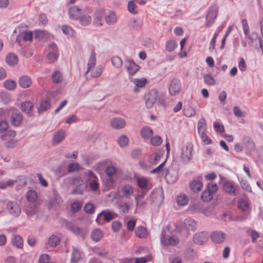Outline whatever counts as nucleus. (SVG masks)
Listing matches in <instances>:
<instances>
[{
  "label": "nucleus",
  "instance_id": "nucleus-13",
  "mask_svg": "<svg viewBox=\"0 0 263 263\" xmlns=\"http://www.w3.org/2000/svg\"><path fill=\"white\" fill-rule=\"evenodd\" d=\"M227 238V234L222 231H217L213 232L211 234L212 240L216 243H221Z\"/></svg>",
  "mask_w": 263,
  "mask_h": 263
},
{
  "label": "nucleus",
  "instance_id": "nucleus-5",
  "mask_svg": "<svg viewBox=\"0 0 263 263\" xmlns=\"http://www.w3.org/2000/svg\"><path fill=\"white\" fill-rule=\"evenodd\" d=\"M158 98V91L156 89H151L144 96L145 105L147 108H151L156 103Z\"/></svg>",
  "mask_w": 263,
  "mask_h": 263
},
{
  "label": "nucleus",
  "instance_id": "nucleus-14",
  "mask_svg": "<svg viewBox=\"0 0 263 263\" xmlns=\"http://www.w3.org/2000/svg\"><path fill=\"white\" fill-rule=\"evenodd\" d=\"M104 15V10L102 8L96 9L93 13V24L95 26L103 25V18Z\"/></svg>",
  "mask_w": 263,
  "mask_h": 263
},
{
  "label": "nucleus",
  "instance_id": "nucleus-54",
  "mask_svg": "<svg viewBox=\"0 0 263 263\" xmlns=\"http://www.w3.org/2000/svg\"><path fill=\"white\" fill-rule=\"evenodd\" d=\"M151 139V143L153 146H159L163 142V140L161 137L159 136H156L153 137H152Z\"/></svg>",
  "mask_w": 263,
  "mask_h": 263
},
{
  "label": "nucleus",
  "instance_id": "nucleus-58",
  "mask_svg": "<svg viewBox=\"0 0 263 263\" xmlns=\"http://www.w3.org/2000/svg\"><path fill=\"white\" fill-rule=\"evenodd\" d=\"M52 78L54 82L59 83L62 81V74L60 71H56L52 74Z\"/></svg>",
  "mask_w": 263,
  "mask_h": 263
},
{
  "label": "nucleus",
  "instance_id": "nucleus-61",
  "mask_svg": "<svg viewBox=\"0 0 263 263\" xmlns=\"http://www.w3.org/2000/svg\"><path fill=\"white\" fill-rule=\"evenodd\" d=\"M1 98L3 102L5 104H8L11 101V96L7 92H3L1 93Z\"/></svg>",
  "mask_w": 263,
  "mask_h": 263
},
{
  "label": "nucleus",
  "instance_id": "nucleus-50",
  "mask_svg": "<svg viewBox=\"0 0 263 263\" xmlns=\"http://www.w3.org/2000/svg\"><path fill=\"white\" fill-rule=\"evenodd\" d=\"M127 8L128 11L134 14L137 13V7L133 1H130L128 3Z\"/></svg>",
  "mask_w": 263,
  "mask_h": 263
},
{
  "label": "nucleus",
  "instance_id": "nucleus-16",
  "mask_svg": "<svg viewBox=\"0 0 263 263\" xmlns=\"http://www.w3.org/2000/svg\"><path fill=\"white\" fill-rule=\"evenodd\" d=\"M66 133L64 129H61L56 132L53 135L52 139V144L53 145H56L60 143L65 138Z\"/></svg>",
  "mask_w": 263,
  "mask_h": 263
},
{
  "label": "nucleus",
  "instance_id": "nucleus-12",
  "mask_svg": "<svg viewBox=\"0 0 263 263\" xmlns=\"http://www.w3.org/2000/svg\"><path fill=\"white\" fill-rule=\"evenodd\" d=\"M137 186L142 190H149L152 188V184L149 180L145 177H139L136 178Z\"/></svg>",
  "mask_w": 263,
  "mask_h": 263
},
{
  "label": "nucleus",
  "instance_id": "nucleus-55",
  "mask_svg": "<svg viewBox=\"0 0 263 263\" xmlns=\"http://www.w3.org/2000/svg\"><path fill=\"white\" fill-rule=\"evenodd\" d=\"M184 224L187 229L192 230L195 229L196 226L195 221L191 218L186 219L184 221Z\"/></svg>",
  "mask_w": 263,
  "mask_h": 263
},
{
  "label": "nucleus",
  "instance_id": "nucleus-33",
  "mask_svg": "<svg viewBox=\"0 0 263 263\" xmlns=\"http://www.w3.org/2000/svg\"><path fill=\"white\" fill-rule=\"evenodd\" d=\"M12 244L17 248H22L23 246V238L20 235H15L12 238Z\"/></svg>",
  "mask_w": 263,
  "mask_h": 263
},
{
  "label": "nucleus",
  "instance_id": "nucleus-28",
  "mask_svg": "<svg viewBox=\"0 0 263 263\" xmlns=\"http://www.w3.org/2000/svg\"><path fill=\"white\" fill-rule=\"evenodd\" d=\"M121 191L123 196L127 198H129L134 194L133 187L129 185H126L122 186Z\"/></svg>",
  "mask_w": 263,
  "mask_h": 263
},
{
  "label": "nucleus",
  "instance_id": "nucleus-38",
  "mask_svg": "<svg viewBox=\"0 0 263 263\" xmlns=\"http://www.w3.org/2000/svg\"><path fill=\"white\" fill-rule=\"evenodd\" d=\"M33 104L30 101H25L21 105V109L23 112L29 113L33 108Z\"/></svg>",
  "mask_w": 263,
  "mask_h": 263
},
{
  "label": "nucleus",
  "instance_id": "nucleus-15",
  "mask_svg": "<svg viewBox=\"0 0 263 263\" xmlns=\"http://www.w3.org/2000/svg\"><path fill=\"white\" fill-rule=\"evenodd\" d=\"M125 67L129 75L135 74L139 69V66L130 59L125 60Z\"/></svg>",
  "mask_w": 263,
  "mask_h": 263
},
{
  "label": "nucleus",
  "instance_id": "nucleus-43",
  "mask_svg": "<svg viewBox=\"0 0 263 263\" xmlns=\"http://www.w3.org/2000/svg\"><path fill=\"white\" fill-rule=\"evenodd\" d=\"M201 198L203 201L207 202L211 200L213 198V196L210 191L205 190L202 192Z\"/></svg>",
  "mask_w": 263,
  "mask_h": 263
},
{
  "label": "nucleus",
  "instance_id": "nucleus-10",
  "mask_svg": "<svg viewBox=\"0 0 263 263\" xmlns=\"http://www.w3.org/2000/svg\"><path fill=\"white\" fill-rule=\"evenodd\" d=\"M7 209L9 213L14 217L18 216L21 213V208L15 201H8L7 203Z\"/></svg>",
  "mask_w": 263,
  "mask_h": 263
},
{
  "label": "nucleus",
  "instance_id": "nucleus-37",
  "mask_svg": "<svg viewBox=\"0 0 263 263\" xmlns=\"http://www.w3.org/2000/svg\"><path fill=\"white\" fill-rule=\"evenodd\" d=\"M105 20L106 23L109 25L115 24L117 21L115 13L114 12H110L105 17Z\"/></svg>",
  "mask_w": 263,
  "mask_h": 263
},
{
  "label": "nucleus",
  "instance_id": "nucleus-26",
  "mask_svg": "<svg viewBox=\"0 0 263 263\" xmlns=\"http://www.w3.org/2000/svg\"><path fill=\"white\" fill-rule=\"evenodd\" d=\"M244 145L248 152H252L255 150V146L254 141L249 137H245L243 139Z\"/></svg>",
  "mask_w": 263,
  "mask_h": 263
},
{
  "label": "nucleus",
  "instance_id": "nucleus-53",
  "mask_svg": "<svg viewBox=\"0 0 263 263\" xmlns=\"http://www.w3.org/2000/svg\"><path fill=\"white\" fill-rule=\"evenodd\" d=\"M4 85L7 89L13 90L15 88L16 83L14 81L7 80L5 81Z\"/></svg>",
  "mask_w": 263,
  "mask_h": 263
},
{
  "label": "nucleus",
  "instance_id": "nucleus-64",
  "mask_svg": "<svg viewBox=\"0 0 263 263\" xmlns=\"http://www.w3.org/2000/svg\"><path fill=\"white\" fill-rule=\"evenodd\" d=\"M73 184L76 188L81 190L83 186L84 183L83 180L81 178L78 177L73 179Z\"/></svg>",
  "mask_w": 263,
  "mask_h": 263
},
{
  "label": "nucleus",
  "instance_id": "nucleus-18",
  "mask_svg": "<svg viewBox=\"0 0 263 263\" xmlns=\"http://www.w3.org/2000/svg\"><path fill=\"white\" fill-rule=\"evenodd\" d=\"M208 237L206 232H201L196 233L193 237V241L195 243L202 245L208 240Z\"/></svg>",
  "mask_w": 263,
  "mask_h": 263
},
{
  "label": "nucleus",
  "instance_id": "nucleus-25",
  "mask_svg": "<svg viewBox=\"0 0 263 263\" xmlns=\"http://www.w3.org/2000/svg\"><path fill=\"white\" fill-rule=\"evenodd\" d=\"M6 61L7 64L9 66H14L18 62L17 55L15 53H10L7 55Z\"/></svg>",
  "mask_w": 263,
  "mask_h": 263
},
{
  "label": "nucleus",
  "instance_id": "nucleus-42",
  "mask_svg": "<svg viewBox=\"0 0 263 263\" xmlns=\"http://www.w3.org/2000/svg\"><path fill=\"white\" fill-rule=\"evenodd\" d=\"M111 62L112 65L116 68H120L122 66V59L117 56L113 57L111 59Z\"/></svg>",
  "mask_w": 263,
  "mask_h": 263
},
{
  "label": "nucleus",
  "instance_id": "nucleus-49",
  "mask_svg": "<svg viewBox=\"0 0 263 263\" xmlns=\"http://www.w3.org/2000/svg\"><path fill=\"white\" fill-rule=\"evenodd\" d=\"M204 82L210 86H214L216 84L214 78L210 74H205L203 76Z\"/></svg>",
  "mask_w": 263,
  "mask_h": 263
},
{
  "label": "nucleus",
  "instance_id": "nucleus-44",
  "mask_svg": "<svg viewBox=\"0 0 263 263\" xmlns=\"http://www.w3.org/2000/svg\"><path fill=\"white\" fill-rule=\"evenodd\" d=\"M176 201L180 205H185L187 203L189 199L185 195L181 194L177 196Z\"/></svg>",
  "mask_w": 263,
  "mask_h": 263
},
{
  "label": "nucleus",
  "instance_id": "nucleus-59",
  "mask_svg": "<svg viewBox=\"0 0 263 263\" xmlns=\"http://www.w3.org/2000/svg\"><path fill=\"white\" fill-rule=\"evenodd\" d=\"M247 233L248 235H250L252 238V242H254L256 239L259 237L258 233L254 230L249 229Z\"/></svg>",
  "mask_w": 263,
  "mask_h": 263
},
{
  "label": "nucleus",
  "instance_id": "nucleus-1",
  "mask_svg": "<svg viewBox=\"0 0 263 263\" xmlns=\"http://www.w3.org/2000/svg\"><path fill=\"white\" fill-rule=\"evenodd\" d=\"M219 8L216 4L210 6L208 10L206 15L205 25L206 27H211L214 23L218 12Z\"/></svg>",
  "mask_w": 263,
  "mask_h": 263
},
{
  "label": "nucleus",
  "instance_id": "nucleus-19",
  "mask_svg": "<svg viewBox=\"0 0 263 263\" xmlns=\"http://www.w3.org/2000/svg\"><path fill=\"white\" fill-rule=\"evenodd\" d=\"M154 134L153 130L149 126L143 127L140 131V135L145 140L150 139Z\"/></svg>",
  "mask_w": 263,
  "mask_h": 263
},
{
  "label": "nucleus",
  "instance_id": "nucleus-40",
  "mask_svg": "<svg viewBox=\"0 0 263 263\" xmlns=\"http://www.w3.org/2000/svg\"><path fill=\"white\" fill-rule=\"evenodd\" d=\"M195 109L190 106H185L183 108V114L188 118L192 117L195 115Z\"/></svg>",
  "mask_w": 263,
  "mask_h": 263
},
{
  "label": "nucleus",
  "instance_id": "nucleus-32",
  "mask_svg": "<svg viewBox=\"0 0 263 263\" xmlns=\"http://www.w3.org/2000/svg\"><path fill=\"white\" fill-rule=\"evenodd\" d=\"M50 107V102L49 100L45 99L43 100L40 106L37 107V110L39 113L46 111Z\"/></svg>",
  "mask_w": 263,
  "mask_h": 263
},
{
  "label": "nucleus",
  "instance_id": "nucleus-21",
  "mask_svg": "<svg viewBox=\"0 0 263 263\" xmlns=\"http://www.w3.org/2000/svg\"><path fill=\"white\" fill-rule=\"evenodd\" d=\"M165 179L168 182L173 183L176 182L178 179V173L174 170H168L165 175Z\"/></svg>",
  "mask_w": 263,
  "mask_h": 263
},
{
  "label": "nucleus",
  "instance_id": "nucleus-60",
  "mask_svg": "<svg viewBox=\"0 0 263 263\" xmlns=\"http://www.w3.org/2000/svg\"><path fill=\"white\" fill-rule=\"evenodd\" d=\"M103 71V68L101 66H97L91 73L93 78H98L102 74Z\"/></svg>",
  "mask_w": 263,
  "mask_h": 263
},
{
  "label": "nucleus",
  "instance_id": "nucleus-22",
  "mask_svg": "<svg viewBox=\"0 0 263 263\" xmlns=\"http://www.w3.org/2000/svg\"><path fill=\"white\" fill-rule=\"evenodd\" d=\"M68 13L71 18L77 20L82 13V11L78 7L73 6L69 9Z\"/></svg>",
  "mask_w": 263,
  "mask_h": 263
},
{
  "label": "nucleus",
  "instance_id": "nucleus-31",
  "mask_svg": "<svg viewBox=\"0 0 263 263\" xmlns=\"http://www.w3.org/2000/svg\"><path fill=\"white\" fill-rule=\"evenodd\" d=\"M197 129L199 134L202 133L206 132L207 130V125L206 121L204 118H201L198 122Z\"/></svg>",
  "mask_w": 263,
  "mask_h": 263
},
{
  "label": "nucleus",
  "instance_id": "nucleus-63",
  "mask_svg": "<svg viewBox=\"0 0 263 263\" xmlns=\"http://www.w3.org/2000/svg\"><path fill=\"white\" fill-rule=\"evenodd\" d=\"M104 213L103 214L104 216V220L105 221L108 222L114 218L113 214L109 211L103 210Z\"/></svg>",
  "mask_w": 263,
  "mask_h": 263
},
{
  "label": "nucleus",
  "instance_id": "nucleus-30",
  "mask_svg": "<svg viewBox=\"0 0 263 263\" xmlns=\"http://www.w3.org/2000/svg\"><path fill=\"white\" fill-rule=\"evenodd\" d=\"M66 173V163L63 162L55 170V175L58 178L64 176Z\"/></svg>",
  "mask_w": 263,
  "mask_h": 263
},
{
  "label": "nucleus",
  "instance_id": "nucleus-35",
  "mask_svg": "<svg viewBox=\"0 0 263 263\" xmlns=\"http://www.w3.org/2000/svg\"><path fill=\"white\" fill-rule=\"evenodd\" d=\"M60 242V239L57 235H52L48 238V244L51 247H56L59 245Z\"/></svg>",
  "mask_w": 263,
  "mask_h": 263
},
{
  "label": "nucleus",
  "instance_id": "nucleus-57",
  "mask_svg": "<svg viewBox=\"0 0 263 263\" xmlns=\"http://www.w3.org/2000/svg\"><path fill=\"white\" fill-rule=\"evenodd\" d=\"M132 81L133 82L135 85L138 87H143L146 83V80L145 78L134 79L132 80Z\"/></svg>",
  "mask_w": 263,
  "mask_h": 263
},
{
  "label": "nucleus",
  "instance_id": "nucleus-52",
  "mask_svg": "<svg viewBox=\"0 0 263 263\" xmlns=\"http://www.w3.org/2000/svg\"><path fill=\"white\" fill-rule=\"evenodd\" d=\"M16 135V132L13 130H8L6 134L2 135L1 138L3 140H7L14 138Z\"/></svg>",
  "mask_w": 263,
  "mask_h": 263
},
{
  "label": "nucleus",
  "instance_id": "nucleus-29",
  "mask_svg": "<svg viewBox=\"0 0 263 263\" xmlns=\"http://www.w3.org/2000/svg\"><path fill=\"white\" fill-rule=\"evenodd\" d=\"M190 187L193 192H197L202 190L203 184L200 180H194L191 183Z\"/></svg>",
  "mask_w": 263,
  "mask_h": 263
},
{
  "label": "nucleus",
  "instance_id": "nucleus-34",
  "mask_svg": "<svg viewBox=\"0 0 263 263\" xmlns=\"http://www.w3.org/2000/svg\"><path fill=\"white\" fill-rule=\"evenodd\" d=\"M26 197L28 201L34 202L37 199V193L34 190H30L26 193Z\"/></svg>",
  "mask_w": 263,
  "mask_h": 263
},
{
  "label": "nucleus",
  "instance_id": "nucleus-62",
  "mask_svg": "<svg viewBox=\"0 0 263 263\" xmlns=\"http://www.w3.org/2000/svg\"><path fill=\"white\" fill-rule=\"evenodd\" d=\"M202 141L205 144H210L212 143V141L210 139L209 136L206 135V132L202 133L199 134Z\"/></svg>",
  "mask_w": 263,
  "mask_h": 263
},
{
  "label": "nucleus",
  "instance_id": "nucleus-36",
  "mask_svg": "<svg viewBox=\"0 0 263 263\" xmlns=\"http://www.w3.org/2000/svg\"><path fill=\"white\" fill-rule=\"evenodd\" d=\"M238 208L243 212L250 211L249 202L246 200H241L238 203Z\"/></svg>",
  "mask_w": 263,
  "mask_h": 263
},
{
  "label": "nucleus",
  "instance_id": "nucleus-3",
  "mask_svg": "<svg viewBox=\"0 0 263 263\" xmlns=\"http://www.w3.org/2000/svg\"><path fill=\"white\" fill-rule=\"evenodd\" d=\"M93 11V9L91 7L86 6L82 10V13H85L83 15H80L79 18L80 23L81 25L83 26H88L91 22V17L89 15Z\"/></svg>",
  "mask_w": 263,
  "mask_h": 263
},
{
  "label": "nucleus",
  "instance_id": "nucleus-41",
  "mask_svg": "<svg viewBox=\"0 0 263 263\" xmlns=\"http://www.w3.org/2000/svg\"><path fill=\"white\" fill-rule=\"evenodd\" d=\"M135 233L136 235L139 238H144L146 236V230L142 226L137 227Z\"/></svg>",
  "mask_w": 263,
  "mask_h": 263
},
{
  "label": "nucleus",
  "instance_id": "nucleus-6",
  "mask_svg": "<svg viewBox=\"0 0 263 263\" xmlns=\"http://www.w3.org/2000/svg\"><path fill=\"white\" fill-rule=\"evenodd\" d=\"M59 51L57 45L52 43L48 45V53L47 55V59L49 63H52L55 62L59 57Z\"/></svg>",
  "mask_w": 263,
  "mask_h": 263
},
{
  "label": "nucleus",
  "instance_id": "nucleus-8",
  "mask_svg": "<svg viewBox=\"0 0 263 263\" xmlns=\"http://www.w3.org/2000/svg\"><path fill=\"white\" fill-rule=\"evenodd\" d=\"M181 90V83L180 81L177 79H173L170 82L168 86L170 94L175 96L180 93Z\"/></svg>",
  "mask_w": 263,
  "mask_h": 263
},
{
  "label": "nucleus",
  "instance_id": "nucleus-20",
  "mask_svg": "<svg viewBox=\"0 0 263 263\" xmlns=\"http://www.w3.org/2000/svg\"><path fill=\"white\" fill-rule=\"evenodd\" d=\"M18 83L21 87L27 88L31 86L32 80L29 76L24 75L20 78Z\"/></svg>",
  "mask_w": 263,
  "mask_h": 263
},
{
  "label": "nucleus",
  "instance_id": "nucleus-56",
  "mask_svg": "<svg viewBox=\"0 0 263 263\" xmlns=\"http://www.w3.org/2000/svg\"><path fill=\"white\" fill-rule=\"evenodd\" d=\"M25 211L27 216L29 217H31L33 215H35L37 212V208L35 206L27 207Z\"/></svg>",
  "mask_w": 263,
  "mask_h": 263
},
{
  "label": "nucleus",
  "instance_id": "nucleus-9",
  "mask_svg": "<svg viewBox=\"0 0 263 263\" xmlns=\"http://www.w3.org/2000/svg\"><path fill=\"white\" fill-rule=\"evenodd\" d=\"M222 188L224 192L232 196L237 194V185L232 181H227L223 183Z\"/></svg>",
  "mask_w": 263,
  "mask_h": 263
},
{
  "label": "nucleus",
  "instance_id": "nucleus-47",
  "mask_svg": "<svg viewBox=\"0 0 263 263\" xmlns=\"http://www.w3.org/2000/svg\"><path fill=\"white\" fill-rule=\"evenodd\" d=\"M178 46L177 43L174 40H170L166 43V50L169 52L173 51Z\"/></svg>",
  "mask_w": 263,
  "mask_h": 263
},
{
  "label": "nucleus",
  "instance_id": "nucleus-23",
  "mask_svg": "<svg viewBox=\"0 0 263 263\" xmlns=\"http://www.w3.org/2000/svg\"><path fill=\"white\" fill-rule=\"evenodd\" d=\"M96 53L95 50H92L91 52V54L88 61L87 70L86 72V73H88L90 70L96 65Z\"/></svg>",
  "mask_w": 263,
  "mask_h": 263
},
{
  "label": "nucleus",
  "instance_id": "nucleus-51",
  "mask_svg": "<svg viewBox=\"0 0 263 263\" xmlns=\"http://www.w3.org/2000/svg\"><path fill=\"white\" fill-rule=\"evenodd\" d=\"M69 230L74 234L80 235L82 237H84L85 234L83 232V230L81 229L78 226H73L69 228Z\"/></svg>",
  "mask_w": 263,
  "mask_h": 263
},
{
  "label": "nucleus",
  "instance_id": "nucleus-17",
  "mask_svg": "<svg viewBox=\"0 0 263 263\" xmlns=\"http://www.w3.org/2000/svg\"><path fill=\"white\" fill-rule=\"evenodd\" d=\"M111 126L116 129L123 128L126 125V122L123 118L117 117L112 119L110 121Z\"/></svg>",
  "mask_w": 263,
  "mask_h": 263
},
{
  "label": "nucleus",
  "instance_id": "nucleus-24",
  "mask_svg": "<svg viewBox=\"0 0 263 263\" xmlns=\"http://www.w3.org/2000/svg\"><path fill=\"white\" fill-rule=\"evenodd\" d=\"M82 257V253L76 248L73 247L70 261L71 263H78Z\"/></svg>",
  "mask_w": 263,
  "mask_h": 263
},
{
  "label": "nucleus",
  "instance_id": "nucleus-7",
  "mask_svg": "<svg viewBox=\"0 0 263 263\" xmlns=\"http://www.w3.org/2000/svg\"><path fill=\"white\" fill-rule=\"evenodd\" d=\"M9 115L10 123L12 125L18 126L21 124L23 120V116L19 111L11 109L9 111Z\"/></svg>",
  "mask_w": 263,
  "mask_h": 263
},
{
  "label": "nucleus",
  "instance_id": "nucleus-27",
  "mask_svg": "<svg viewBox=\"0 0 263 263\" xmlns=\"http://www.w3.org/2000/svg\"><path fill=\"white\" fill-rule=\"evenodd\" d=\"M103 232L100 229H95L90 235L91 238L95 242L99 241L103 238Z\"/></svg>",
  "mask_w": 263,
  "mask_h": 263
},
{
  "label": "nucleus",
  "instance_id": "nucleus-2",
  "mask_svg": "<svg viewBox=\"0 0 263 263\" xmlns=\"http://www.w3.org/2000/svg\"><path fill=\"white\" fill-rule=\"evenodd\" d=\"M22 28L20 27H16L12 35L13 38L15 39V42L18 43H20V37L22 35V37L25 41H30L32 40L33 33L31 31L24 32L22 31Z\"/></svg>",
  "mask_w": 263,
  "mask_h": 263
},
{
  "label": "nucleus",
  "instance_id": "nucleus-11",
  "mask_svg": "<svg viewBox=\"0 0 263 263\" xmlns=\"http://www.w3.org/2000/svg\"><path fill=\"white\" fill-rule=\"evenodd\" d=\"M161 242L164 246H176L179 243V239L175 235L166 236L162 233Z\"/></svg>",
  "mask_w": 263,
  "mask_h": 263
},
{
  "label": "nucleus",
  "instance_id": "nucleus-39",
  "mask_svg": "<svg viewBox=\"0 0 263 263\" xmlns=\"http://www.w3.org/2000/svg\"><path fill=\"white\" fill-rule=\"evenodd\" d=\"M80 164L77 162H72L67 166V171L69 173L77 172L79 171Z\"/></svg>",
  "mask_w": 263,
  "mask_h": 263
},
{
  "label": "nucleus",
  "instance_id": "nucleus-4",
  "mask_svg": "<svg viewBox=\"0 0 263 263\" xmlns=\"http://www.w3.org/2000/svg\"><path fill=\"white\" fill-rule=\"evenodd\" d=\"M193 145L191 142H187L182 148L181 159L184 162H189L192 158Z\"/></svg>",
  "mask_w": 263,
  "mask_h": 263
},
{
  "label": "nucleus",
  "instance_id": "nucleus-45",
  "mask_svg": "<svg viewBox=\"0 0 263 263\" xmlns=\"http://www.w3.org/2000/svg\"><path fill=\"white\" fill-rule=\"evenodd\" d=\"M117 142L121 147H123L127 145L129 139L126 135H123L118 138Z\"/></svg>",
  "mask_w": 263,
  "mask_h": 263
},
{
  "label": "nucleus",
  "instance_id": "nucleus-46",
  "mask_svg": "<svg viewBox=\"0 0 263 263\" xmlns=\"http://www.w3.org/2000/svg\"><path fill=\"white\" fill-rule=\"evenodd\" d=\"M82 207V203L79 202V201H74L73 203H71L70 206V209L71 211L73 213H76L78 212L80 210Z\"/></svg>",
  "mask_w": 263,
  "mask_h": 263
},
{
  "label": "nucleus",
  "instance_id": "nucleus-48",
  "mask_svg": "<svg viewBox=\"0 0 263 263\" xmlns=\"http://www.w3.org/2000/svg\"><path fill=\"white\" fill-rule=\"evenodd\" d=\"M95 205L91 203H87L84 208L85 212L87 214H92L95 213Z\"/></svg>",
  "mask_w": 263,
  "mask_h": 263
}]
</instances>
